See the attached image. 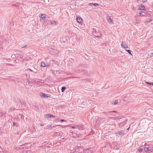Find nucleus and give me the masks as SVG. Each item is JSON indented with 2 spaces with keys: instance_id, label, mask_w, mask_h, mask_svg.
I'll use <instances>...</instances> for the list:
<instances>
[{
  "instance_id": "1",
  "label": "nucleus",
  "mask_w": 153,
  "mask_h": 153,
  "mask_svg": "<svg viewBox=\"0 0 153 153\" xmlns=\"http://www.w3.org/2000/svg\"><path fill=\"white\" fill-rule=\"evenodd\" d=\"M106 19L108 22L110 24L113 23V20L110 17L109 15H107L106 16Z\"/></svg>"
},
{
  "instance_id": "2",
  "label": "nucleus",
  "mask_w": 153,
  "mask_h": 153,
  "mask_svg": "<svg viewBox=\"0 0 153 153\" xmlns=\"http://www.w3.org/2000/svg\"><path fill=\"white\" fill-rule=\"evenodd\" d=\"M76 131L84 129V126L82 125H76Z\"/></svg>"
},
{
  "instance_id": "3",
  "label": "nucleus",
  "mask_w": 153,
  "mask_h": 153,
  "mask_svg": "<svg viewBox=\"0 0 153 153\" xmlns=\"http://www.w3.org/2000/svg\"><path fill=\"white\" fill-rule=\"evenodd\" d=\"M116 136H118V135L119 136H123L124 134V132L123 130H121L119 131L116 133Z\"/></svg>"
},
{
  "instance_id": "4",
  "label": "nucleus",
  "mask_w": 153,
  "mask_h": 153,
  "mask_svg": "<svg viewBox=\"0 0 153 153\" xmlns=\"http://www.w3.org/2000/svg\"><path fill=\"white\" fill-rule=\"evenodd\" d=\"M55 117V116L50 114H47L45 115V118L48 119L49 118H51L52 117Z\"/></svg>"
},
{
  "instance_id": "5",
  "label": "nucleus",
  "mask_w": 153,
  "mask_h": 153,
  "mask_svg": "<svg viewBox=\"0 0 153 153\" xmlns=\"http://www.w3.org/2000/svg\"><path fill=\"white\" fill-rule=\"evenodd\" d=\"M33 82L37 84L41 82V83H43L44 82V81L39 79H35L33 80Z\"/></svg>"
},
{
  "instance_id": "6",
  "label": "nucleus",
  "mask_w": 153,
  "mask_h": 153,
  "mask_svg": "<svg viewBox=\"0 0 153 153\" xmlns=\"http://www.w3.org/2000/svg\"><path fill=\"white\" fill-rule=\"evenodd\" d=\"M70 135L72 137L76 138V136L77 134L74 132L72 131H70Z\"/></svg>"
},
{
  "instance_id": "7",
  "label": "nucleus",
  "mask_w": 153,
  "mask_h": 153,
  "mask_svg": "<svg viewBox=\"0 0 153 153\" xmlns=\"http://www.w3.org/2000/svg\"><path fill=\"white\" fill-rule=\"evenodd\" d=\"M121 47L124 49H126L128 48V46L126 43L122 42L121 44Z\"/></svg>"
},
{
  "instance_id": "8",
  "label": "nucleus",
  "mask_w": 153,
  "mask_h": 153,
  "mask_svg": "<svg viewBox=\"0 0 153 153\" xmlns=\"http://www.w3.org/2000/svg\"><path fill=\"white\" fill-rule=\"evenodd\" d=\"M91 120L93 121V124L94 125L97 126L99 124V121L98 120H94V118L93 117H92Z\"/></svg>"
},
{
  "instance_id": "9",
  "label": "nucleus",
  "mask_w": 153,
  "mask_h": 153,
  "mask_svg": "<svg viewBox=\"0 0 153 153\" xmlns=\"http://www.w3.org/2000/svg\"><path fill=\"white\" fill-rule=\"evenodd\" d=\"M77 21L79 23H80L82 22V19L79 17H78L76 18Z\"/></svg>"
},
{
  "instance_id": "10",
  "label": "nucleus",
  "mask_w": 153,
  "mask_h": 153,
  "mask_svg": "<svg viewBox=\"0 0 153 153\" xmlns=\"http://www.w3.org/2000/svg\"><path fill=\"white\" fill-rule=\"evenodd\" d=\"M40 96L41 97L44 98H48L49 97L48 94H46L43 93H42Z\"/></svg>"
},
{
  "instance_id": "11",
  "label": "nucleus",
  "mask_w": 153,
  "mask_h": 153,
  "mask_svg": "<svg viewBox=\"0 0 153 153\" xmlns=\"http://www.w3.org/2000/svg\"><path fill=\"white\" fill-rule=\"evenodd\" d=\"M21 153H33V152L31 150H28L27 151H25L24 152H20Z\"/></svg>"
},
{
  "instance_id": "12",
  "label": "nucleus",
  "mask_w": 153,
  "mask_h": 153,
  "mask_svg": "<svg viewBox=\"0 0 153 153\" xmlns=\"http://www.w3.org/2000/svg\"><path fill=\"white\" fill-rule=\"evenodd\" d=\"M25 144H24V145H23L20 146H19V149L20 150L25 149H26V147L25 146Z\"/></svg>"
},
{
  "instance_id": "13",
  "label": "nucleus",
  "mask_w": 153,
  "mask_h": 153,
  "mask_svg": "<svg viewBox=\"0 0 153 153\" xmlns=\"http://www.w3.org/2000/svg\"><path fill=\"white\" fill-rule=\"evenodd\" d=\"M41 17L43 19L45 20L46 19V15L45 14H42L41 16Z\"/></svg>"
},
{
  "instance_id": "14",
  "label": "nucleus",
  "mask_w": 153,
  "mask_h": 153,
  "mask_svg": "<svg viewBox=\"0 0 153 153\" xmlns=\"http://www.w3.org/2000/svg\"><path fill=\"white\" fill-rule=\"evenodd\" d=\"M5 113L4 112H0V117H3L5 115Z\"/></svg>"
},
{
  "instance_id": "15",
  "label": "nucleus",
  "mask_w": 153,
  "mask_h": 153,
  "mask_svg": "<svg viewBox=\"0 0 153 153\" xmlns=\"http://www.w3.org/2000/svg\"><path fill=\"white\" fill-rule=\"evenodd\" d=\"M91 4H92L93 5H94V6H98L99 5V4H97V3H90L88 4V5L91 6Z\"/></svg>"
},
{
  "instance_id": "16",
  "label": "nucleus",
  "mask_w": 153,
  "mask_h": 153,
  "mask_svg": "<svg viewBox=\"0 0 153 153\" xmlns=\"http://www.w3.org/2000/svg\"><path fill=\"white\" fill-rule=\"evenodd\" d=\"M66 88V87H62L61 88V91L62 92H63L65 90Z\"/></svg>"
},
{
  "instance_id": "17",
  "label": "nucleus",
  "mask_w": 153,
  "mask_h": 153,
  "mask_svg": "<svg viewBox=\"0 0 153 153\" xmlns=\"http://www.w3.org/2000/svg\"><path fill=\"white\" fill-rule=\"evenodd\" d=\"M140 9L141 10H144L145 9V7L143 5H141V7H140Z\"/></svg>"
},
{
  "instance_id": "18",
  "label": "nucleus",
  "mask_w": 153,
  "mask_h": 153,
  "mask_svg": "<svg viewBox=\"0 0 153 153\" xmlns=\"http://www.w3.org/2000/svg\"><path fill=\"white\" fill-rule=\"evenodd\" d=\"M41 67H45V63L43 62H42L41 63Z\"/></svg>"
},
{
  "instance_id": "19",
  "label": "nucleus",
  "mask_w": 153,
  "mask_h": 153,
  "mask_svg": "<svg viewBox=\"0 0 153 153\" xmlns=\"http://www.w3.org/2000/svg\"><path fill=\"white\" fill-rule=\"evenodd\" d=\"M51 24H53L54 25H56V22L55 21H53L51 22Z\"/></svg>"
},
{
  "instance_id": "20",
  "label": "nucleus",
  "mask_w": 153,
  "mask_h": 153,
  "mask_svg": "<svg viewBox=\"0 0 153 153\" xmlns=\"http://www.w3.org/2000/svg\"><path fill=\"white\" fill-rule=\"evenodd\" d=\"M76 138H81V134H77V135L76 136Z\"/></svg>"
},
{
  "instance_id": "21",
  "label": "nucleus",
  "mask_w": 153,
  "mask_h": 153,
  "mask_svg": "<svg viewBox=\"0 0 153 153\" xmlns=\"http://www.w3.org/2000/svg\"><path fill=\"white\" fill-rule=\"evenodd\" d=\"M146 83L150 85H152L153 86V82H146Z\"/></svg>"
},
{
  "instance_id": "22",
  "label": "nucleus",
  "mask_w": 153,
  "mask_h": 153,
  "mask_svg": "<svg viewBox=\"0 0 153 153\" xmlns=\"http://www.w3.org/2000/svg\"><path fill=\"white\" fill-rule=\"evenodd\" d=\"M126 51H127L128 53L129 54H130L131 55V51L129 50H125Z\"/></svg>"
},
{
  "instance_id": "23",
  "label": "nucleus",
  "mask_w": 153,
  "mask_h": 153,
  "mask_svg": "<svg viewBox=\"0 0 153 153\" xmlns=\"http://www.w3.org/2000/svg\"><path fill=\"white\" fill-rule=\"evenodd\" d=\"M149 150L148 148L147 147H146L144 148V150L145 151H148Z\"/></svg>"
},
{
  "instance_id": "24",
  "label": "nucleus",
  "mask_w": 153,
  "mask_h": 153,
  "mask_svg": "<svg viewBox=\"0 0 153 153\" xmlns=\"http://www.w3.org/2000/svg\"><path fill=\"white\" fill-rule=\"evenodd\" d=\"M18 118L19 119H22V116L20 114H19V115H18Z\"/></svg>"
},
{
  "instance_id": "25",
  "label": "nucleus",
  "mask_w": 153,
  "mask_h": 153,
  "mask_svg": "<svg viewBox=\"0 0 153 153\" xmlns=\"http://www.w3.org/2000/svg\"><path fill=\"white\" fill-rule=\"evenodd\" d=\"M118 103L117 101V100L115 101L114 102L113 104L114 105H116Z\"/></svg>"
},
{
  "instance_id": "26",
  "label": "nucleus",
  "mask_w": 153,
  "mask_h": 153,
  "mask_svg": "<svg viewBox=\"0 0 153 153\" xmlns=\"http://www.w3.org/2000/svg\"><path fill=\"white\" fill-rule=\"evenodd\" d=\"M14 110V108H10L9 110H10V111H13Z\"/></svg>"
},
{
  "instance_id": "27",
  "label": "nucleus",
  "mask_w": 153,
  "mask_h": 153,
  "mask_svg": "<svg viewBox=\"0 0 153 153\" xmlns=\"http://www.w3.org/2000/svg\"><path fill=\"white\" fill-rule=\"evenodd\" d=\"M11 57H12V58H16V56L15 55H12L11 56Z\"/></svg>"
},
{
  "instance_id": "28",
  "label": "nucleus",
  "mask_w": 153,
  "mask_h": 153,
  "mask_svg": "<svg viewBox=\"0 0 153 153\" xmlns=\"http://www.w3.org/2000/svg\"><path fill=\"white\" fill-rule=\"evenodd\" d=\"M139 15L140 16L141 15L143 16V12H139Z\"/></svg>"
},
{
  "instance_id": "29",
  "label": "nucleus",
  "mask_w": 153,
  "mask_h": 153,
  "mask_svg": "<svg viewBox=\"0 0 153 153\" xmlns=\"http://www.w3.org/2000/svg\"><path fill=\"white\" fill-rule=\"evenodd\" d=\"M71 127L72 128H75V129H76V126H72Z\"/></svg>"
},
{
  "instance_id": "30",
  "label": "nucleus",
  "mask_w": 153,
  "mask_h": 153,
  "mask_svg": "<svg viewBox=\"0 0 153 153\" xmlns=\"http://www.w3.org/2000/svg\"><path fill=\"white\" fill-rule=\"evenodd\" d=\"M143 151V149L141 148H140L138 149V151L139 152H142Z\"/></svg>"
},
{
  "instance_id": "31",
  "label": "nucleus",
  "mask_w": 153,
  "mask_h": 153,
  "mask_svg": "<svg viewBox=\"0 0 153 153\" xmlns=\"http://www.w3.org/2000/svg\"><path fill=\"white\" fill-rule=\"evenodd\" d=\"M60 121L61 122H64V121H65L64 120L61 119V120H60Z\"/></svg>"
},
{
  "instance_id": "32",
  "label": "nucleus",
  "mask_w": 153,
  "mask_h": 153,
  "mask_svg": "<svg viewBox=\"0 0 153 153\" xmlns=\"http://www.w3.org/2000/svg\"><path fill=\"white\" fill-rule=\"evenodd\" d=\"M27 46V45H25L24 46H22V48H25Z\"/></svg>"
},
{
  "instance_id": "33",
  "label": "nucleus",
  "mask_w": 153,
  "mask_h": 153,
  "mask_svg": "<svg viewBox=\"0 0 153 153\" xmlns=\"http://www.w3.org/2000/svg\"><path fill=\"white\" fill-rule=\"evenodd\" d=\"M2 44V42L1 41H0V47H1V45Z\"/></svg>"
},
{
  "instance_id": "34",
  "label": "nucleus",
  "mask_w": 153,
  "mask_h": 153,
  "mask_svg": "<svg viewBox=\"0 0 153 153\" xmlns=\"http://www.w3.org/2000/svg\"><path fill=\"white\" fill-rule=\"evenodd\" d=\"M143 122V120H142L140 121V124H141V123Z\"/></svg>"
},
{
  "instance_id": "35",
  "label": "nucleus",
  "mask_w": 153,
  "mask_h": 153,
  "mask_svg": "<svg viewBox=\"0 0 153 153\" xmlns=\"http://www.w3.org/2000/svg\"><path fill=\"white\" fill-rule=\"evenodd\" d=\"M142 1L143 2H144L146 1V0H142Z\"/></svg>"
},
{
  "instance_id": "36",
  "label": "nucleus",
  "mask_w": 153,
  "mask_h": 153,
  "mask_svg": "<svg viewBox=\"0 0 153 153\" xmlns=\"http://www.w3.org/2000/svg\"><path fill=\"white\" fill-rule=\"evenodd\" d=\"M13 125H16V123L15 122H13Z\"/></svg>"
},
{
  "instance_id": "37",
  "label": "nucleus",
  "mask_w": 153,
  "mask_h": 153,
  "mask_svg": "<svg viewBox=\"0 0 153 153\" xmlns=\"http://www.w3.org/2000/svg\"><path fill=\"white\" fill-rule=\"evenodd\" d=\"M40 125L41 126H43L44 125V124H43V123H42V124H40Z\"/></svg>"
},
{
  "instance_id": "38",
  "label": "nucleus",
  "mask_w": 153,
  "mask_h": 153,
  "mask_svg": "<svg viewBox=\"0 0 153 153\" xmlns=\"http://www.w3.org/2000/svg\"><path fill=\"white\" fill-rule=\"evenodd\" d=\"M112 112H117V111H112Z\"/></svg>"
},
{
  "instance_id": "39",
  "label": "nucleus",
  "mask_w": 153,
  "mask_h": 153,
  "mask_svg": "<svg viewBox=\"0 0 153 153\" xmlns=\"http://www.w3.org/2000/svg\"><path fill=\"white\" fill-rule=\"evenodd\" d=\"M150 151L151 152H152L153 151V150L152 149H150Z\"/></svg>"
},
{
  "instance_id": "40",
  "label": "nucleus",
  "mask_w": 153,
  "mask_h": 153,
  "mask_svg": "<svg viewBox=\"0 0 153 153\" xmlns=\"http://www.w3.org/2000/svg\"><path fill=\"white\" fill-rule=\"evenodd\" d=\"M150 55H153V53H150Z\"/></svg>"
},
{
  "instance_id": "41",
  "label": "nucleus",
  "mask_w": 153,
  "mask_h": 153,
  "mask_svg": "<svg viewBox=\"0 0 153 153\" xmlns=\"http://www.w3.org/2000/svg\"><path fill=\"white\" fill-rule=\"evenodd\" d=\"M120 126H122V125H121V123H120L119 124Z\"/></svg>"
},
{
  "instance_id": "42",
  "label": "nucleus",
  "mask_w": 153,
  "mask_h": 153,
  "mask_svg": "<svg viewBox=\"0 0 153 153\" xmlns=\"http://www.w3.org/2000/svg\"><path fill=\"white\" fill-rule=\"evenodd\" d=\"M96 119H99V117H96Z\"/></svg>"
},
{
  "instance_id": "43",
  "label": "nucleus",
  "mask_w": 153,
  "mask_h": 153,
  "mask_svg": "<svg viewBox=\"0 0 153 153\" xmlns=\"http://www.w3.org/2000/svg\"><path fill=\"white\" fill-rule=\"evenodd\" d=\"M105 148H102V150H105Z\"/></svg>"
},
{
  "instance_id": "44",
  "label": "nucleus",
  "mask_w": 153,
  "mask_h": 153,
  "mask_svg": "<svg viewBox=\"0 0 153 153\" xmlns=\"http://www.w3.org/2000/svg\"><path fill=\"white\" fill-rule=\"evenodd\" d=\"M129 128H127V130H129Z\"/></svg>"
},
{
  "instance_id": "45",
  "label": "nucleus",
  "mask_w": 153,
  "mask_h": 153,
  "mask_svg": "<svg viewBox=\"0 0 153 153\" xmlns=\"http://www.w3.org/2000/svg\"><path fill=\"white\" fill-rule=\"evenodd\" d=\"M29 70H30V71H32L30 69H29Z\"/></svg>"
},
{
  "instance_id": "46",
  "label": "nucleus",
  "mask_w": 153,
  "mask_h": 153,
  "mask_svg": "<svg viewBox=\"0 0 153 153\" xmlns=\"http://www.w3.org/2000/svg\"><path fill=\"white\" fill-rule=\"evenodd\" d=\"M15 5L16 6H18V5H16V4H15Z\"/></svg>"
},
{
  "instance_id": "47",
  "label": "nucleus",
  "mask_w": 153,
  "mask_h": 153,
  "mask_svg": "<svg viewBox=\"0 0 153 153\" xmlns=\"http://www.w3.org/2000/svg\"><path fill=\"white\" fill-rule=\"evenodd\" d=\"M0 153H1V152H0Z\"/></svg>"
}]
</instances>
